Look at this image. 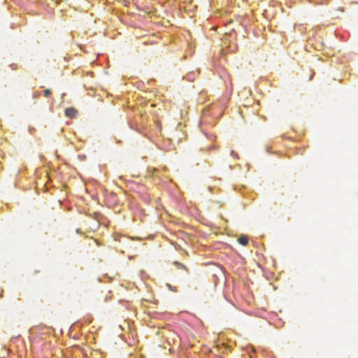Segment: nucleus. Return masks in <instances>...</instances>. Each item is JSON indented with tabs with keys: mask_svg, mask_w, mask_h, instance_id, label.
I'll list each match as a JSON object with an SVG mask.
<instances>
[{
	"mask_svg": "<svg viewBox=\"0 0 358 358\" xmlns=\"http://www.w3.org/2000/svg\"><path fill=\"white\" fill-rule=\"evenodd\" d=\"M77 113H78L77 110H76L73 108H67L65 110L66 116H67L68 117H70V118L75 117L76 116Z\"/></svg>",
	"mask_w": 358,
	"mask_h": 358,
	"instance_id": "obj_1",
	"label": "nucleus"
},
{
	"mask_svg": "<svg viewBox=\"0 0 358 358\" xmlns=\"http://www.w3.org/2000/svg\"><path fill=\"white\" fill-rule=\"evenodd\" d=\"M238 241L242 245H247L248 243V238L246 236H241L238 238Z\"/></svg>",
	"mask_w": 358,
	"mask_h": 358,
	"instance_id": "obj_2",
	"label": "nucleus"
},
{
	"mask_svg": "<svg viewBox=\"0 0 358 358\" xmlns=\"http://www.w3.org/2000/svg\"><path fill=\"white\" fill-rule=\"evenodd\" d=\"M175 264L177 266V268L180 269V268H182V269H186L185 268V266L178 262H175Z\"/></svg>",
	"mask_w": 358,
	"mask_h": 358,
	"instance_id": "obj_3",
	"label": "nucleus"
},
{
	"mask_svg": "<svg viewBox=\"0 0 358 358\" xmlns=\"http://www.w3.org/2000/svg\"><path fill=\"white\" fill-rule=\"evenodd\" d=\"M43 94H44V96H45V97H48V96H50V94H51V91H50V90L47 89V90H44Z\"/></svg>",
	"mask_w": 358,
	"mask_h": 358,
	"instance_id": "obj_4",
	"label": "nucleus"
}]
</instances>
